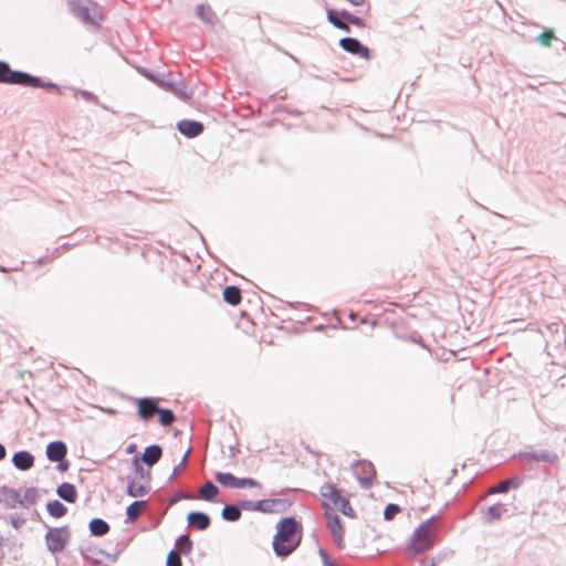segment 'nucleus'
I'll return each instance as SVG.
<instances>
[{"mask_svg":"<svg viewBox=\"0 0 566 566\" xmlns=\"http://www.w3.org/2000/svg\"><path fill=\"white\" fill-rule=\"evenodd\" d=\"M166 566H182L181 557L177 549H171L168 553Z\"/></svg>","mask_w":566,"mask_h":566,"instance_id":"41","label":"nucleus"},{"mask_svg":"<svg viewBox=\"0 0 566 566\" xmlns=\"http://www.w3.org/2000/svg\"><path fill=\"white\" fill-rule=\"evenodd\" d=\"M35 82L36 80L32 78L30 73L12 70L8 62L0 61V83L23 86Z\"/></svg>","mask_w":566,"mask_h":566,"instance_id":"6","label":"nucleus"},{"mask_svg":"<svg viewBox=\"0 0 566 566\" xmlns=\"http://www.w3.org/2000/svg\"><path fill=\"white\" fill-rule=\"evenodd\" d=\"M318 555L322 559L323 566H340L328 555L324 548L318 549Z\"/></svg>","mask_w":566,"mask_h":566,"instance_id":"45","label":"nucleus"},{"mask_svg":"<svg viewBox=\"0 0 566 566\" xmlns=\"http://www.w3.org/2000/svg\"><path fill=\"white\" fill-rule=\"evenodd\" d=\"M71 538V531L67 525L61 527H48L44 535L46 548L50 553L56 554L64 551Z\"/></svg>","mask_w":566,"mask_h":566,"instance_id":"4","label":"nucleus"},{"mask_svg":"<svg viewBox=\"0 0 566 566\" xmlns=\"http://www.w3.org/2000/svg\"><path fill=\"white\" fill-rule=\"evenodd\" d=\"M136 451V444L135 443H130L127 449H126V452L127 453H133Z\"/></svg>","mask_w":566,"mask_h":566,"instance_id":"53","label":"nucleus"},{"mask_svg":"<svg viewBox=\"0 0 566 566\" xmlns=\"http://www.w3.org/2000/svg\"><path fill=\"white\" fill-rule=\"evenodd\" d=\"M223 300L228 304L235 306L240 304L242 296H241V290L235 285H228L223 289Z\"/></svg>","mask_w":566,"mask_h":566,"instance_id":"28","label":"nucleus"},{"mask_svg":"<svg viewBox=\"0 0 566 566\" xmlns=\"http://www.w3.org/2000/svg\"><path fill=\"white\" fill-rule=\"evenodd\" d=\"M148 468H153L163 457V448L159 444H150L142 454L135 455Z\"/></svg>","mask_w":566,"mask_h":566,"instance_id":"14","label":"nucleus"},{"mask_svg":"<svg viewBox=\"0 0 566 566\" xmlns=\"http://www.w3.org/2000/svg\"><path fill=\"white\" fill-rule=\"evenodd\" d=\"M109 524L99 517H94L88 523V530L91 536L101 537L109 532Z\"/></svg>","mask_w":566,"mask_h":566,"instance_id":"24","label":"nucleus"},{"mask_svg":"<svg viewBox=\"0 0 566 566\" xmlns=\"http://www.w3.org/2000/svg\"><path fill=\"white\" fill-rule=\"evenodd\" d=\"M319 494L322 497L328 499L333 502L345 516L350 518L356 517V513L352 507L349 500L342 496L340 491L333 483H324L319 489Z\"/></svg>","mask_w":566,"mask_h":566,"instance_id":"5","label":"nucleus"},{"mask_svg":"<svg viewBox=\"0 0 566 566\" xmlns=\"http://www.w3.org/2000/svg\"><path fill=\"white\" fill-rule=\"evenodd\" d=\"M7 457V449L6 447L0 442V461L4 460Z\"/></svg>","mask_w":566,"mask_h":566,"instance_id":"52","label":"nucleus"},{"mask_svg":"<svg viewBox=\"0 0 566 566\" xmlns=\"http://www.w3.org/2000/svg\"><path fill=\"white\" fill-rule=\"evenodd\" d=\"M338 13L342 17V19H344L347 23L350 20V17L353 15L352 12H349L348 10H345V9L338 11Z\"/></svg>","mask_w":566,"mask_h":566,"instance_id":"51","label":"nucleus"},{"mask_svg":"<svg viewBox=\"0 0 566 566\" xmlns=\"http://www.w3.org/2000/svg\"><path fill=\"white\" fill-rule=\"evenodd\" d=\"M75 94L81 95L86 102H90V103H97L98 102V97L95 94H93L92 92H90V91H86V90H75Z\"/></svg>","mask_w":566,"mask_h":566,"instance_id":"46","label":"nucleus"},{"mask_svg":"<svg viewBox=\"0 0 566 566\" xmlns=\"http://www.w3.org/2000/svg\"><path fill=\"white\" fill-rule=\"evenodd\" d=\"M156 413L159 417V422L163 427H169L176 420V416L171 409L160 408L157 406Z\"/></svg>","mask_w":566,"mask_h":566,"instance_id":"34","label":"nucleus"},{"mask_svg":"<svg viewBox=\"0 0 566 566\" xmlns=\"http://www.w3.org/2000/svg\"><path fill=\"white\" fill-rule=\"evenodd\" d=\"M136 401L138 403V410H137L138 416L145 421L151 419L153 416L156 413L157 406H158L156 399L145 397V398L136 399Z\"/></svg>","mask_w":566,"mask_h":566,"instance_id":"16","label":"nucleus"},{"mask_svg":"<svg viewBox=\"0 0 566 566\" xmlns=\"http://www.w3.org/2000/svg\"><path fill=\"white\" fill-rule=\"evenodd\" d=\"M39 499V492L36 488H28L24 491L23 497H21L20 506L28 509L30 505H33L36 503Z\"/></svg>","mask_w":566,"mask_h":566,"instance_id":"36","label":"nucleus"},{"mask_svg":"<svg viewBox=\"0 0 566 566\" xmlns=\"http://www.w3.org/2000/svg\"><path fill=\"white\" fill-rule=\"evenodd\" d=\"M56 494L67 503H75L77 500V490L74 484L63 482L56 488Z\"/></svg>","mask_w":566,"mask_h":566,"instance_id":"22","label":"nucleus"},{"mask_svg":"<svg viewBox=\"0 0 566 566\" xmlns=\"http://www.w3.org/2000/svg\"><path fill=\"white\" fill-rule=\"evenodd\" d=\"M133 469H134V475L133 478H136V480L146 482L148 484L151 483V468H145L144 462H142L139 459L134 457L132 459Z\"/></svg>","mask_w":566,"mask_h":566,"instance_id":"23","label":"nucleus"},{"mask_svg":"<svg viewBox=\"0 0 566 566\" xmlns=\"http://www.w3.org/2000/svg\"><path fill=\"white\" fill-rule=\"evenodd\" d=\"M126 481V493L130 497H143L151 490V484L136 480V478H133V474L127 475Z\"/></svg>","mask_w":566,"mask_h":566,"instance_id":"12","label":"nucleus"},{"mask_svg":"<svg viewBox=\"0 0 566 566\" xmlns=\"http://www.w3.org/2000/svg\"><path fill=\"white\" fill-rule=\"evenodd\" d=\"M301 525L293 516L282 518L273 537V551L280 558L291 555L301 543Z\"/></svg>","mask_w":566,"mask_h":566,"instance_id":"1","label":"nucleus"},{"mask_svg":"<svg viewBox=\"0 0 566 566\" xmlns=\"http://www.w3.org/2000/svg\"><path fill=\"white\" fill-rule=\"evenodd\" d=\"M219 488L211 481H207L200 488L199 497L203 501L212 502L219 494Z\"/></svg>","mask_w":566,"mask_h":566,"instance_id":"29","label":"nucleus"},{"mask_svg":"<svg viewBox=\"0 0 566 566\" xmlns=\"http://www.w3.org/2000/svg\"><path fill=\"white\" fill-rule=\"evenodd\" d=\"M8 271H9V269H8V268H6V266H3V265H1V264H0V272H2V273H7Z\"/></svg>","mask_w":566,"mask_h":566,"instance_id":"54","label":"nucleus"},{"mask_svg":"<svg viewBox=\"0 0 566 566\" xmlns=\"http://www.w3.org/2000/svg\"><path fill=\"white\" fill-rule=\"evenodd\" d=\"M147 502L145 500H137L132 502L126 507V522H135L140 516L143 510L146 507Z\"/></svg>","mask_w":566,"mask_h":566,"instance_id":"25","label":"nucleus"},{"mask_svg":"<svg viewBox=\"0 0 566 566\" xmlns=\"http://www.w3.org/2000/svg\"><path fill=\"white\" fill-rule=\"evenodd\" d=\"M107 556H108V558H109L113 563H114V562H116V556H115V555H114V556H112V555H107Z\"/></svg>","mask_w":566,"mask_h":566,"instance_id":"55","label":"nucleus"},{"mask_svg":"<svg viewBox=\"0 0 566 566\" xmlns=\"http://www.w3.org/2000/svg\"><path fill=\"white\" fill-rule=\"evenodd\" d=\"M434 518V516L428 518L413 531L412 536L405 548L409 558H413L433 546L436 533L432 530V522Z\"/></svg>","mask_w":566,"mask_h":566,"instance_id":"2","label":"nucleus"},{"mask_svg":"<svg viewBox=\"0 0 566 566\" xmlns=\"http://www.w3.org/2000/svg\"><path fill=\"white\" fill-rule=\"evenodd\" d=\"M178 132L187 138H196L202 134L205 126L195 119H181L177 123Z\"/></svg>","mask_w":566,"mask_h":566,"instance_id":"11","label":"nucleus"},{"mask_svg":"<svg viewBox=\"0 0 566 566\" xmlns=\"http://www.w3.org/2000/svg\"><path fill=\"white\" fill-rule=\"evenodd\" d=\"M45 454L51 462L63 460L67 454V447L61 440L52 441L46 446Z\"/></svg>","mask_w":566,"mask_h":566,"instance_id":"18","label":"nucleus"},{"mask_svg":"<svg viewBox=\"0 0 566 566\" xmlns=\"http://www.w3.org/2000/svg\"><path fill=\"white\" fill-rule=\"evenodd\" d=\"M12 464L20 471H28L34 465V457L27 450H20L13 453Z\"/></svg>","mask_w":566,"mask_h":566,"instance_id":"17","label":"nucleus"},{"mask_svg":"<svg viewBox=\"0 0 566 566\" xmlns=\"http://www.w3.org/2000/svg\"><path fill=\"white\" fill-rule=\"evenodd\" d=\"M242 510H244L243 501L226 504L221 511V517L227 522H237L241 518Z\"/></svg>","mask_w":566,"mask_h":566,"instance_id":"19","label":"nucleus"},{"mask_svg":"<svg viewBox=\"0 0 566 566\" xmlns=\"http://www.w3.org/2000/svg\"><path fill=\"white\" fill-rule=\"evenodd\" d=\"M197 15L205 22L214 24L217 21L216 13L209 6L198 4L196 8Z\"/></svg>","mask_w":566,"mask_h":566,"instance_id":"33","label":"nucleus"},{"mask_svg":"<svg viewBox=\"0 0 566 566\" xmlns=\"http://www.w3.org/2000/svg\"><path fill=\"white\" fill-rule=\"evenodd\" d=\"M329 531H331V534L336 543V545L339 547V548H344L345 547V543H344V534H345V530H344V526L342 524V521L339 517H333L332 518V522H329L327 524Z\"/></svg>","mask_w":566,"mask_h":566,"instance_id":"21","label":"nucleus"},{"mask_svg":"<svg viewBox=\"0 0 566 566\" xmlns=\"http://www.w3.org/2000/svg\"><path fill=\"white\" fill-rule=\"evenodd\" d=\"M0 503H2L7 509H15L17 505H20L21 494L18 490L13 488H9L7 485L0 486Z\"/></svg>","mask_w":566,"mask_h":566,"instance_id":"15","label":"nucleus"},{"mask_svg":"<svg viewBox=\"0 0 566 566\" xmlns=\"http://www.w3.org/2000/svg\"><path fill=\"white\" fill-rule=\"evenodd\" d=\"M507 509L502 503H496L494 505L489 506L485 511L482 510V520L485 524H491L494 521L500 520L505 513Z\"/></svg>","mask_w":566,"mask_h":566,"instance_id":"20","label":"nucleus"},{"mask_svg":"<svg viewBox=\"0 0 566 566\" xmlns=\"http://www.w3.org/2000/svg\"><path fill=\"white\" fill-rule=\"evenodd\" d=\"M192 499H195V496L191 495L190 493L185 492V491H179L169 499V505L171 506V505L176 504L177 502H179L180 500H192Z\"/></svg>","mask_w":566,"mask_h":566,"instance_id":"44","label":"nucleus"},{"mask_svg":"<svg viewBox=\"0 0 566 566\" xmlns=\"http://www.w3.org/2000/svg\"><path fill=\"white\" fill-rule=\"evenodd\" d=\"M327 21L336 29H339L347 33L352 31L350 25L344 19H342V17L338 13V10L336 9L327 10Z\"/></svg>","mask_w":566,"mask_h":566,"instance_id":"27","label":"nucleus"},{"mask_svg":"<svg viewBox=\"0 0 566 566\" xmlns=\"http://www.w3.org/2000/svg\"><path fill=\"white\" fill-rule=\"evenodd\" d=\"M188 527L197 531H206L211 525L210 516L201 511H191L187 515Z\"/></svg>","mask_w":566,"mask_h":566,"instance_id":"13","label":"nucleus"},{"mask_svg":"<svg viewBox=\"0 0 566 566\" xmlns=\"http://www.w3.org/2000/svg\"><path fill=\"white\" fill-rule=\"evenodd\" d=\"M322 506H323V509H324V516H325V518H326V521H327V524H328L329 522H332V518H333V517H339V516L335 513L334 509H333L328 503H323V504H322Z\"/></svg>","mask_w":566,"mask_h":566,"instance_id":"47","label":"nucleus"},{"mask_svg":"<svg viewBox=\"0 0 566 566\" xmlns=\"http://www.w3.org/2000/svg\"><path fill=\"white\" fill-rule=\"evenodd\" d=\"M270 505V513H281L292 505L287 499H268Z\"/></svg>","mask_w":566,"mask_h":566,"instance_id":"35","label":"nucleus"},{"mask_svg":"<svg viewBox=\"0 0 566 566\" xmlns=\"http://www.w3.org/2000/svg\"><path fill=\"white\" fill-rule=\"evenodd\" d=\"M521 484V478L518 476H512V478H509L506 480H503L501 481L500 483H497L496 485H494L491 490H490V493L492 494H495V493H506L507 491H510L511 489H516L518 488Z\"/></svg>","mask_w":566,"mask_h":566,"instance_id":"26","label":"nucleus"},{"mask_svg":"<svg viewBox=\"0 0 566 566\" xmlns=\"http://www.w3.org/2000/svg\"><path fill=\"white\" fill-rule=\"evenodd\" d=\"M537 41L544 45V46H549L551 45V42L556 39L555 36V33L549 30V31H545L543 33H541L537 38Z\"/></svg>","mask_w":566,"mask_h":566,"instance_id":"42","label":"nucleus"},{"mask_svg":"<svg viewBox=\"0 0 566 566\" xmlns=\"http://www.w3.org/2000/svg\"><path fill=\"white\" fill-rule=\"evenodd\" d=\"M55 462L57 463V465H56L57 471L65 472L69 470L70 463L65 458L63 460H59Z\"/></svg>","mask_w":566,"mask_h":566,"instance_id":"50","label":"nucleus"},{"mask_svg":"<svg viewBox=\"0 0 566 566\" xmlns=\"http://www.w3.org/2000/svg\"><path fill=\"white\" fill-rule=\"evenodd\" d=\"M31 77L36 80V82L34 84H24L23 85L24 87H33V88L42 87V88H46V90H50V91L51 90H59V86L55 83L45 82L41 77L32 75V74H31Z\"/></svg>","mask_w":566,"mask_h":566,"instance_id":"38","label":"nucleus"},{"mask_svg":"<svg viewBox=\"0 0 566 566\" xmlns=\"http://www.w3.org/2000/svg\"><path fill=\"white\" fill-rule=\"evenodd\" d=\"M564 343H565V348H566V336H565V340H564Z\"/></svg>","mask_w":566,"mask_h":566,"instance_id":"57","label":"nucleus"},{"mask_svg":"<svg viewBox=\"0 0 566 566\" xmlns=\"http://www.w3.org/2000/svg\"><path fill=\"white\" fill-rule=\"evenodd\" d=\"M25 522L27 520L20 515H12L10 517V523L15 530L21 528L25 524Z\"/></svg>","mask_w":566,"mask_h":566,"instance_id":"48","label":"nucleus"},{"mask_svg":"<svg viewBox=\"0 0 566 566\" xmlns=\"http://www.w3.org/2000/svg\"><path fill=\"white\" fill-rule=\"evenodd\" d=\"M234 489L261 488V483L252 478H237Z\"/></svg>","mask_w":566,"mask_h":566,"instance_id":"39","label":"nucleus"},{"mask_svg":"<svg viewBox=\"0 0 566 566\" xmlns=\"http://www.w3.org/2000/svg\"><path fill=\"white\" fill-rule=\"evenodd\" d=\"M339 46L347 53L364 57L366 60L369 59V49L356 38L346 36L340 39Z\"/></svg>","mask_w":566,"mask_h":566,"instance_id":"10","label":"nucleus"},{"mask_svg":"<svg viewBox=\"0 0 566 566\" xmlns=\"http://www.w3.org/2000/svg\"><path fill=\"white\" fill-rule=\"evenodd\" d=\"M192 541L189 536V534H182L180 536L177 537L176 539V548L177 552L181 555V554H189L191 551H192Z\"/></svg>","mask_w":566,"mask_h":566,"instance_id":"32","label":"nucleus"},{"mask_svg":"<svg viewBox=\"0 0 566 566\" xmlns=\"http://www.w3.org/2000/svg\"><path fill=\"white\" fill-rule=\"evenodd\" d=\"M67 7L69 11L84 23L99 25L102 15L96 2L92 0H70Z\"/></svg>","mask_w":566,"mask_h":566,"instance_id":"3","label":"nucleus"},{"mask_svg":"<svg viewBox=\"0 0 566 566\" xmlns=\"http://www.w3.org/2000/svg\"><path fill=\"white\" fill-rule=\"evenodd\" d=\"M517 457L527 462H545V463H556L559 460V457L556 452L549 450H532V451H523L517 454Z\"/></svg>","mask_w":566,"mask_h":566,"instance_id":"8","label":"nucleus"},{"mask_svg":"<svg viewBox=\"0 0 566 566\" xmlns=\"http://www.w3.org/2000/svg\"><path fill=\"white\" fill-rule=\"evenodd\" d=\"M145 74L148 78L158 82L161 85V87H165L166 90L172 92L176 96H178L180 99L185 102L189 101L192 97V93L188 90L187 85L181 81H158L148 71H145Z\"/></svg>","mask_w":566,"mask_h":566,"instance_id":"9","label":"nucleus"},{"mask_svg":"<svg viewBox=\"0 0 566 566\" xmlns=\"http://www.w3.org/2000/svg\"><path fill=\"white\" fill-rule=\"evenodd\" d=\"M350 23L356 25V27H358V28H364L366 25L365 21L360 17L355 15V14H353L350 17V20L348 21V24H350Z\"/></svg>","mask_w":566,"mask_h":566,"instance_id":"49","label":"nucleus"},{"mask_svg":"<svg viewBox=\"0 0 566 566\" xmlns=\"http://www.w3.org/2000/svg\"><path fill=\"white\" fill-rule=\"evenodd\" d=\"M429 566H436V563L434 562H431V564Z\"/></svg>","mask_w":566,"mask_h":566,"instance_id":"56","label":"nucleus"},{"mask_svg":"<svg viewBox=\"0 0 566 566\" xmlns=\"http://www.w3.org/2000/svg\"><path fill=\"white\" fill-rule=\"evenodd\" d=\"M400 506L395 503H389L386 505L384 510V518L386 521H391L394 517L400 512Z\"/></svg>","mask_w":566,"mask_h":566,"instance_id":"40","label":"nucleus"},{"mask_svg":"<svg viewBox=\"0 0 566 566\" xmlns=\"http://www.w3.org/2000/svg\"><path fill=\"white\" fill-rule=\"evenodd\" d=\"M245 511H256L262 513H270V505L268 499L260 501L243 500Z\"/></svg>","mask_w":566,"mask_h":566,"instance_id":"31","label":"nucleus"},{"mask_svg":"<svg viewBox=\"0 0 566 566\" xmlns=\"http://www.w3.org/2000/svg\"><path fill=\"white\" fill-rule=\"evenodd\" d=\"M214 479L218 483H220L224 488H233L235 485V479L232 473L230 472H217L214 475Z\"/></svg>","mask_w":566,"mask_h":566,"instance_id":"37","label":"nucleus"},{"mask_svg":"<svg viewBox=\"0 0 566 566\" xmlns=\"http://www.w3.org/2000/svg\"><path fill=\"white\" fill-rule=\"evenodd\" d=\"M354 474L361 488L369 489L376 476V470L371 462L359 460L354 464Z\"/></svg>","mask_w":566,"mask_h":566,"instance_id":"7","label":"nucleus"},{"mask_svg":"<svg viewBox=\"0 0 566 566\" xmlns=\"http://www.w3.org/2000/svg\"><path fill=\"white\" fill-rule=\"evenodd\" d=\"M190 449L187 450V452L185 453V455L182 457L181 461L174 468L171 474L169 475L168 478V482H171L176 479V476L181 472V470L185 468V464H186V461H187V457H188V453H189Z\"/></svg>","mask_w":566,"mask_h":566,"instance_id":"43","label":"nucleus"},{"mask_svg":"<svg viewBox=\"0 0 566 566\" xmlns=\"http://www.w3.org/2000/svg\"><path fill=\"white\" fill-rule=\"evenodd\" d=\"M45 507L48 513L54 518L63 517L67 513V507L57 500L49 501Z\"/></svg>","mask_w":566,"mask_h":566,"instance_id":"30","label":"nucleus"}]
</instances>
